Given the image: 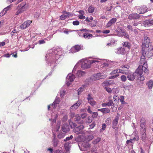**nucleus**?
Instances as JSON below:
<instances>
[{"mask_svg":"<svg viewBox=\"0 0 153 153\" xmlns=\"http://www.w3.org/2000/svg\"><path fill=\"white\" fill-rule=\"evenodd\" d=\"M102 74L101 73H98L94 75V79L96 80H99L102 78Z\"/></svg>","mask_w":153,"mask_h":153,"instance_id":"473e14b6","label":"nucleus"},{"mask_svg":"<svg viewBox=\"0 0 153 153\" xmlns=\"http://www.w3.org/2000/svg\"><path fill=\"white\" fill-rule=\"evenodd\" d=\"M82 36L85 39H89L92 37V35L90 34L84 33L83 34Z\"/></svg>","mask_w":153,"mask_h":153,"instance_id":"e433bc0d","label":"nucleus"},{"mask_svg":"<svg viewBox=\"0 0 153 153\" xmlns=\"http://www.w3.org/2000/svg\"><path fill=\"white\" fill-rule=\"evenodd\" d=\"M91 107L90 106H89L88 107V108H87V111L90 114H92V112L91 110Z\"/></svg>","mask_w":153,"mask_h":153,"instance_id":"69168bd1","label":"nucleus"},{"mask_svg":"<svg viewBox=\"0 0 153 153\" xmlns=\"http://www.w3.org/2000/svg\"><path fill=\"white\" fill-rule=\"evenodd\" d=\"M94 7L91 6H90L88 8V12L89 13H92L94 10Z\"/></svg>","mask_w":153,"mask_h":153,"instance_id":"a18cd8bd","label":"nucleus"},{"mask_svg":"<svg viewBox=\"0 0 153 153\" xmlns=\"http://www.w3.org/2000/svg\"><path fill=\"white\" fill-rule=\"evenodd\" d=\"M94 138V136L92 135H89L88 136L87 139L89 140L90 141L93 139Z\"/></svg>","mask_w":153,"mask_h":153,"instance_id":"4d7b16f0","label":"nucleus"},{"mask_svg":"<svg viewBox=\"0 0 153 153\" xmlns=\"http://www.w3.org/2000/svg\"><path fill=\"white\" fill-rule=\"evenodd\" d=\"M80 116L81 119L83 120V119H84L87 116V114L86 113H83L80 115Z\"/></svg>","mask_w":153,"mask_h":153,"instance_id":"13d9d810","label":"nucleus"},{"mask_svg":"<svg viewBox=\"0 0 153 153\" xmlns=\"http://www.w3.org/2000/svg\"><path fill=\"white\" fill-rule=\"evenodd\" d=\"M140 15L137 13H132L130 14L128 16V19L130 20L133 19H137L140 17Z\"/></svg>","mask_w":153,"mask_h":153,"instance_id":"2eb2a0df","label":"nucleus"},{"mask_svg":"<svg viewBox=\"0 0 153 153\" xmlns=\"http://www.w3.org/2000/svg\"><path fill=\"white\" fill-rule=\"evenodd\" d=\"M81 103V101L79 100H78L76 103L74 104L70 108V110L71 111L75 110L78 108Z\"/></svg>","mask_w":153,"mask_h":153,"instance_id":"a211bd4d","label":"nucleus"},{"mask_svg":"<svg viewBox=\"0 0 153 153\" xmlns=\"http://www.w3.org/2000/svg\"><path fill=\"white\" fill-rule=\"evenodd\" d=\"M127 78L128 80L130 81H133L135 79V75L134 73H130L128 74Z\"/></svg>","mask_w":153,"mask_h":153,"instance_id":"c85d7f7f","label":"nucleus"},{"mask_svg":"<svg viewBox=\"0 0 153 153\" xmlns=\"http://www.w3.org/2000/svg\"><path fill=\"white\" fill-rule=\"evenodd\" d=\"M58 141L54 137L53 140V144L54 147H56L58 145Z\"/></svg>","mask_w":153,"mask_h":153,"instance_id":"79ce46f5","label":"nucleus"},{"mask_svg":"<svg viewBox=\"0 0 153 153\" xmlns=\"http://www.w3.org/2000/svg\"><path fill=\"white\" fill-rule=\"evenodd\" d=\"M75 71L74 73L72 72V74L70 73L68 74L66 77L67 80H68L70 82H72L74 81L75 77L73 74L75 73Z\"/></svg>","mask_w":153,"mask_h":153,"instance_id":"4be33fe9","label":"nucleus"},{"mask_svg":"<svg viewBox=\"0 0 153 153\" xmlns=\"http://www.w3.org/2000/svg\"><path fill=\"white\" fill-rule=\"evenodd\" d=\"M74 121L78 123L81 124H83L84 122L83 120L81 119L79 114H76L74 119Z\"/></svg>","mask_w":153,"mask_h":153,"instance_id":"f3484780","label":"nucleus"},{"mask_svg":"<svg viewBox=\"0 0 153 153\" xmlns=\"http://www.w3.org/2000/svg\"><path fill=\"white\" fill-rule=\"evenodd\" d=\"M113 102L111 100H110L108 102L103 103L102 104V107L110 106L112 105Z\"/></svg>","mask_w":153,"mask_h":153,"instance_id":"c756f323","label":"nucleus"},{"mask_svg":"<svg viewBox=\"0 0 153 153\" xmlns=\"http://www.w3.org/2000/svg\"><path fill=\"white\" fill-rule=\"evenodd\" d=\"M83 46L82 45H76L71 48L70 50V53H74L83 49Z\"/></svg>","mask_w":153,"mask_h":153,"instance_id":"9b49d317","label":"nucleus"},{"mask_svg":"<svg viewBox=\"0 0 153 153\" xmlns=\"http://www.w3.org/2000/svg\"><path fill=\"white\" fill-rule=\"evenodd\" d=\"M146 59V51L144 50H142V54L141 57V59L140 60V64H144L146 63L147 65V68H148V65L147 63Z\"/></svg>","mask_w":153,"mask_h":153,"instance_id":"9d476101","label":"nucleus"},{"mask_svg":"<svg viewBox=\"0 0 153 153\" xmlns=\"http://www.w3.org/2000/svg\"><path fill=\"white\" fill-rule=\"evenodd\" d=\"M110 110L108 108H103V114L109 113L110 112Z\"/></svg>","mask_w":153,"mask_h":153,"instance_id":"49530a36","label":"nucleus"},{"mask_svg":"<svg viewBox=\"0 0 153 153\" xmlns=\"http://www.w3.org/2000/svg\"><path fill=\"white\" fill-rule=\"evenodd\" d=\"M113 71H112L110 74L111 76H110V79H115L119 75V73H116L115 74H112V72Z\"/></svg>","mask_w":153,"mask_h":153,"instance_id":"72a5a7b5","label":"nucleus"},{"mask_svg":"<svg viewBox=\"0 0 153 153\" xmlns=\"http://www.w3.org/2000/svg\"><path fill=\"white\" fill-rule=\"evenodd\" d=\"M117 19L116 18H113L111 19L106 25L107 27H109L114 24L117 21Z\"/></svg>","mask_w":153,"mask_h":153,"instance_id":"412c9836","label":"nucleus"},{"mask_svg":"<svg viewBox=\"0 0 153 153\" xmlns=\"http://www.w3.org/2000/svg\"><path fill=\"white\" fill-rule=\"evenodd\" d=\"M54 153H64L63 151L61 150L57 149L54 151Z\"/></svg>","mask_w":153,"mask_h":153,"instance_id":"0e129e2a","label":"nucleus"},{"mask_svg":"<svg viewBox=\"0 0 153 153\" xmlns=\"http://www.w3.org/2000/svg\"><path fill=\"white\" fill-rule=\"evenodd\" d=\"M66 90L64 89L63 88H62L60 91V97H64L65 94Z\"/></svg>","mask_w":153,"mask_h":153,"instance_id":"4c0bfd02","label":"nucleus"},{"mask_svg":"<svg viewBox=\"0 0 153 153\" xmlns=\"http://www.w3.org/2000/svg\"><path fill=\"white\" fill-rule=\"evenodd\" d=\"M122 45H123V47L127 48L128 49L130 47V43L127 42H124L122 43Z\"/></svg>","mask_w":153,"mask_h":153,"instance_id":"58836bf2","label":"nucleus"},{"mask_svg":"<svg viewBox=\"0 0 153 153\" xmlns=\"http://www.w3.org/2000/svg\"><path fill=\"white\" fill-rule=\"evenodd\" d=\"M19 7H20L19 9L21 11L22 13L26 10L27 6H26V3H24L19 5Z\"/></svg>","mask_w":153,"mask_h":153,"instance_id":"b1692460","label":"nucleus"},{"mask_svg":"<svg viewBox=\"0 0 153 153\" xmlns=\"http://www.w3.org/2000/svg\"><path fill=\"white\" fill-rule=\"evenodd\" d=\"M76 114H75V113L74 112H71L70 113V117L71 119H73L75 117V115Z\"/></svg>","mask_w":153,"mask_h":153,"instance_id":"052dcab7","label":"nucleus"},{"mask_svg":"<svg viewBox=\"0 0 153 153\" xmlns=\"http://www.w3.org/2000/svg\"><path fill=\"white\" fill-rule=\"evenodd\" d=\"M105 89L108 93H111V88H108L106 87H104Z\"/></svg>","mask_w":153,"mask_h":153,"instance_id":"e2e57ef3","label":"nucleus"},{"mask_svg":"<svg viewBox=\"0 0 153 153\" xmlns=\"http://www.w3.org/2000/svg\"><path fill=\"white\" fill-rule=\"evenodd\" d=\"M96 125L95 122H93L92 124L89 125L90 127L89 129H92L94 128Z\"/></svg>","mask_w":153,"mask_h":153,"instance_id":"6e6d98bb","label":"nucleus"},{"mask_svg":"<svg viewBox=\"0 0 153 153\" xmlns=\"http://www.w3.org/2000/svg\"><path fill=\"white\" fill-rule=\"evenodd\" d=\"M80 149L82 151H86L89 149L91 145L87 142H83L78 144Z\"/></svg>","mask_w":153,"mask_h":153,"instance_id":"0eeeda50","label":"nucleus"},{"mask_svg":"<svg viewBox=\"0 0 153 153\" xmlns=\"http://www.w3.org/2000/svg\"><path fill=\"white\" fill-rule=\"evenodd\" d=\"M135 8L139 14H143L148 11V8L145 6H136Z\"/></svg>","mask_w":153,"mask_h":153,"instance_id":"6e6552de","label":"nucleus"},{"mask_svg":"<svg viewBox=\"0 0 153 153\" xmlns=\"http://www.w3.org/2000/svg\"><path fill=\"white\" fill-rule=\"evenodd\" d=\"M65 132H60L58 135V137L59 139H61L65 136Z\"/></svg>","mask_w":153,"mask_h":153,"instance_id":"c03bdc74","label":"nucleus"},{"mask_svg":"<svg viewBox=\"0 0 153 153\" xmlns=\"http://www.w3.org/2000/svg\"><path fill=\"white\" fill-rule=\"evenodd\" d=\"M96 62H99L96 59L92 60H88L87 59L84 58L79 61L75 66L73 70V73L76 71V68L79 66V64L80 63L81 67L83 69L89 68L91 67V65L93 64H96Z\"/></svg>","mask_w":153,"mask_h":153,"instance_id":"f03ea898","label":"nucleus"},{"mask_svg":"<svg viewBox=\"0 0 153 153\" xmlns=\"http://www.w3.org/2000/svg\"><path fill=\"white\" fill-rule=\"evenodd\" d=\"M62 54L63 51L62 49L60 48H53L48 51L45 56V59L46 62L51 66L52 70L43 80L51 75L53 71V69L58 64V60Z\"/></svg>","mask_w":153,"mask_h":153,"instance_id":"f257e3e1","label":"nucleus"},{"mask_svg":"<svg viewBox=\"0 0 153 153\" xmlns=\"http://www.w3.org/2000/svg\"><path fill=\"white\" fill-rule=\"evenodd\" d=\"M45 39H42L39 40L38 42V43L40 45L45 44Z\"/></svg>","mask_w":153,"mask_h":153,"instance_id":"864d4df0","label":"nucleus"},{"mask_svg":"<svg viewBox=\"0 0 153 153\" xmlns=\"http://www.w3.org/2000/svg\"><path fill=\"white\" fill-rule=\"evenodd\" d=\"M117 36L120 37H126V38H128V34L127 33H126L124 31H122L121 30L120 31H118L117 30Z\"/></svg>","mask_w":153,"mask_h":153,"instance_id":"aec40b11","label":"nucleus"},{"mask_svg":"<svg viewBox=\"0 0 153 153\" xmlns=\"http://www.w3.org/2000/svg\"><path fill=\"white\" fill-rule=\"evenodd\" d=\"M96 60L99 62H96V64H102L103 65V67H107L108 66V65L105 59H101L99 58H96Z\"/></svg>","mask_w":153,"mask_h":153,"instance_id":"dca6fc26","label":"nucleus"},{"mask_svg":"<svg viewBox=\"0 0 153 153\" xmlns=\"http://www.w3.org/2000/svg\"><path fill=\"white\" fill-rule=\"evenodd\" d=\"M53 114H52L51 118L49 119V120L51 121L52 126H53L54 124L56 123V119L58 116L57 114H55L54 116H53Z\"/></svg>","mask_w":153,"mask_h":153,"instance_id":"5701e85b","label":"nucleus"},{"mask_svg":"<svg viewBox=\"0 0 153 153\" xmlns=\"http://www.w3.org/2000/svg\"><path fill=\"white\" fill-rule=\"evenodd\" d=\"M62 129L63 132L66 133L69 130V126L66 124H64L62 127Z\"/></svg>","mask_w":153,"mask_h":153,"instance_id":"bb28decb","label":"nucleus"},{"mask_svg":"<svg viewBox=\"0 0 153 153\" xmlns=\"http://www.w3.org/2000/svg\"><path fill=\"white\" fill-rule=\"evenodd\" d=\"M87 99L88 102L92 106L94 107L96 104V102L94 101L92 97L91 94H89L88 95Z\"/></svg>","mask_w":153,"mask_h":153,"instance_id":"4468645a","label":"nucleus"},{"mask_svg":"<svg viewBox=\"0 0 153 153\" xmlns=\"http://www.w3.org/2000/svg\"><path fill=\"white\" fill-rule=\"evenodd\" d=\"M73 136L72 135H71L70 137H67L66 139H64V140L65 141H67L69 140H70L72 139L73 138Z\"/></svg>","mask_w":153,"mask_h":153,"instance_id":"5fc2aeb1","label":"nucleus"},{"mask_svg":"<svg viewBox=\"0 0 153 153\" xmlns=\"http://www.w3.org/2000/svg\"><path fill=\"white\" fill-rule=\"evenodd\" d=\"M88 30L86 29H83L80 30L78 32V34L79 36H82L83 34H84L83 32H86L88 31Z\"/></svg>","mask_w":153,"mask_h":153,"instance_id":"a19ab883","label":"nucleus"},{"mask_svg":"<svg viewBox=\"0 0 153 153\" xmlns=\"http://www.w3.org/2000/svg\"><path fill=\"white\" fill-rule=\"evenodd\" d=\"M79 21L76 20L73 22V24L74 25H79Z\"/></svg>","mask_w":153,"mask_h":153,"instance_id":"680f3d73","label":"nucleus"},{"mask_svg":"<svg viewBox=\"0 0 153 153\" xmlns=\"http://www.w3.org/2000/svg\"><path fill=\"white\" fill-rule=\"evenodd\" d=\"M121 80L123 82H125L127 79L126 77L124 75H123L120 77Z\"/></svg>","mask_w":153,"mask_h":153,"instance_id":"3c124183","label":"nucleus"},{"mask_svg":"<svg viewBox=\"0 0 153 153\" xmlns=\"http://www.w3.org/2000/svg\"><path fill=\"white\" fill-rule=\"evenodd\" d=\"M114 83V82L111 80L105 81L102 83V85L103 87H105L107 86L113 85Z\"/></svg>","mask_w":153,"mask_h":153,"instance_id":"cd10ccee","label":"nucleus"},{"mask_svg":"<svg viewBox=\"0 0 153 153\" xmlns=\"http://www.w3.org/2000/svg\"><path fill=\"white\" fill-rule=\"evenodd\" d=\"M139 139V137L138 135H136L135 137L132 139L128 140L126 141V143L128 145L132 147V146L135 140L137 141Z\"/></svg>","mask_w":153,"mask_h":153,"instance_id":"f8f14e48","label":"nucleus"},{"mask_svg":"<svg viewBox=\"0 0 153 153\" xmlns=\"http://www.w3.org/2000/svg\"><path fill=\"white\" fill-rule=\"evenodd\" d=\"M85 74V72L79 70L77 71L76 74V75L77 77H80L83 76Z\"/></svg>","mask_w":153,"mask_h":153,"instance_id":"2f4dec72","label":"nucleus"},{"mask_svg":"<svg viewBox=\"0 0 153 153\" xmlns=\"http://www.w3.org/2000/svg\"><path fill=\"white\" fill-rule=\"evenodd\" d=\"M129 66L128 65H122L120 67V68L114 70L112 72V74L116 73H120L123 74H127L128 73V69Z\"/></svg>","mask_w":153,"mask_h":153,"instance_id":"423d86ee","label":"nucleus"},{"mask_svg":"<svg viewBox=\"0 0 153 153\" xmlns=\"http://www.w3.org/2000/svg\"><path fill=\"white\" fill-rule=\"evenodd\" d=\"M140 132L141 136V138L142 140L145 141L146 140V120L144 118H142L140 120Z\"/></svg>","mask_w":153,"mask_h":153,"instance_id":"39448f33","label":"nucleus"},{"mask_svg":"<svg viewBox=\"0 0 153 153\" xmlns=\"http://www.w3.org/2000/svg\"><path fill=\"white\" fill-rule=\"evenodd\" d=\"M69 123L71 127L72 128H74L73 129L74 132L78 134H83V131L82 130L84 128V127L82 124H81V125L78 126L76 127V124L71 120H69Z\"/></svg>","mask_w":153,"mask_h":153,"instance_id":"20e7f679","label":"nucleus"},{"mask_svg":"<svg viewBox=\"0 0 153 153\" xmlns=\"http://www.w3.org/2000/svg\"><path fill=\"white\" fill-rule=\"evenodd\" d=\"M11 54H9L8 53H6L4 54L2 57H5L7 58H9Z\"/></svg>","mask_w":153,"mask_h":153,"instance_id":"774afa93","label":"nucleus"},{"mask_svg":"<svg viewBox=\"0 0 153 153\" xmlns=\"http://www.w3.org/2000/svg\"><path fill=\"white\" fill-rule=\"evenodd\" d=\"M84 86H83L79 88L77 90L78 95H79L84 90Z\"/></svg>","mask_w":153,"mask_h":153,"instance_id":"ea45409f","label":"nucleus"},{"mask_svg":"<svg viewBox=\"0 0 153 153\" xmlns=\"http://www.w3.org/2000/svg\"><path fill=\"white\" fill-rule=\"evenodd\" d=\"M59 98L56 97L53 103L51 105H48V110H49L51 106V108H53L54 109H55L56 107L59 105Z\"/></svg>","mask_w":153,"mask_h":153,"instance_id":"ddd939ff","label":"nucleus"},{"mask_svg":"<svg viewBox=\"0 0 153 153\" xmlns=\"http://www.w3.org/2000/svg\"><path fill=\"white\" fill-rule=\"evenodd\" d=\"M92 117L93 118H95L97 116H98V113L97 112H94L93 113L92 112Z\"/></svg>","mask_w":153,"mask_h":153,"instance_id":"bf43d9fd","label":"nucleus"},{"mask_svg":"<svg viewBox=\"0 0 153 153\" xmlns=\"http://www.w3.org/2000/svg\"><path fill=\"white\" fill-rule=\"evenodd\" d=\"M90 25L91 27H95L96 25V22H93L90 24Z\"/></svg>","mask_w":153,"mask_h":153,"instance_id":"338daca9","label":"nucleus"},{"mask_svg":"<svg viewBox=\"0 0 153 153\" xmlns=\"http://www.w3.org/2000/svg\"><path fill=\"white\" fill-rule=\"evenodd\" d=\"M146 85H147L149 89H151L153 86V80H150L147 82Z\"/></svg>","mask_w":153,"mask_h":153,"instance_id":"f704fd0d","label":"nucleus"},{"mask_svg":"<svg viewBox=\"0 0 153 153\" xmlns=\"http://www.w3.org/2000/svg\"><path fill=\"white\" fill-rule=\"evenodd\" d=\"M150 43V40L149 38L147 36H145L142 45V50L146 51L145 49L149 47Z\"/></svg>","mask_w":153,"mask_h":153,"instance_id":"1a4fd4ad","label":"nucleus"},{"mask_svg":"<svg viewBox=\"0 0 153 153\" xmlns=\"http://www.w3.org/2000/svg\"><path fill=\"white\" fill-rule=\"evenodd\" d=\"M64 147L67 152L69 151L70 148V143L69 142L65 143L64 144Z\"/></svg>","mask_w":153,"mask_h":153,"instance_id":"c9c22d12","label":"nucleus"},{"mask_svg":"<svg viewBox=\"0 0 153 153\" xmlns=\"http://www.w3.org/2000/svg\"><path fill=\"white\" fill-rule=\"evenodd\" d=\"M119 120V117H116L115 119H114L112 122V128L113 129H115L116 126L117 125L118 121Z\"/></svg>","mask_w":153,"mask_h":153,"instance_id":"7c9ffc66","label":"nucleus"},{"mask_svg":"<svg viewBox=\"0 0 153 153\" xmlns=\"http://www.w3.org/2000/svg\"><path fill=\"white\" fill-rule=\"evenodd\" d=\"M125 51L122 47L120 48L115 50V52L118 54H123L125 53Z\"/></svg>","mask_w":153,"mask_h":153,"instance_id":"a878e982","label":"nucleus"},{"mask_svg":"<svg viewBox=\"0 0 153 153\" xmlns=\"http://www.w3.org/2000/svg\"><path fill=\"white\" fill-rule=\"evenodd\" d=\"M106 125L105 123H103L102 124V128L100 129V132H103L106 129Z\"/></svg>","mask_w":153,"mask_h":153,"instance_id":"de8ad7c7","label":"nucleus"},{"mask_svg":"<svg viewBox=\"0 0 153 153\" xmlns=\"http://www.w3.org/2000/svg\"><path fill=\"white\" fill-rule=\"evenodd\" d=\"M101 140V138L100 137H97V138L94 139L92 141L93 144H96L98 143Z\"/></svg>","mask_w":153,"mask_h":153,"instance_id":"37998d69","label":"nucleus"},{"mask_svg":"<svg viewBox=\"0 0 153 153\" xmlns=\"http://www.w3.org/2000/svg\"><path fill=\"white\" fill-rule=\"evenodd\" d=\"M124 97L123 96H120V100L122 104H125L126 103V102L124 101Z\"/></svg>","mask_w":153,"mask_h":153,"instance_id":"09e8293b","label":"nucleus"},{"mask_svg":"<svg viewBox=\"0 0 153 153\" xmlns=\"http://www.w3.org/2000/svg\"><path fill=\"white\" fill-rule=\"evenodd\" d=\"M143 25L145 27H149L153 25V19L146 20L143 23Z\"/></svg>","mask_w":153,"mask_h":153,"instance_id":"6ab92c4d","label":"nucleus"},{"mask_svg":"<svg viewBox=\"0 0 153 153\" xmlns=\"http://www.w3.org/2000/svg\"><path fill=\"white\" fill-rule=\"evenodd\" d=\"M143 72L147 75L149 73V70L147 68L146 63L143 64L142 66L140 65L134 72L137 79L141 81H143L145 79L144 76L142 75Z\"/></svg>","mask_w":153,"mask_h":153,"instance_id":"7ed1b4c3","label":"nucleus"},{"mask_svg":"<svg viewBox=\"0 0 153 153\" xmlns=\"http://www.w3.org/2000/svg\"><path fill=\"white\" fill-rule=\"evenodd\" d=\"M26 23L24 22L23 24L21 25L20 27L21 29H24L28 27Z\"/></svg>","mask_w":153,"mask_h":153,"instance_id":"8fccbe9b","label":"nucleus"},{"mask_svg":"<svg viewBox=\"0 0 153 153\" xmlns=\"http://www.w3.org/2000/svg\"><path fill=\"white\" fill-rule=\"evenodd\" d=\"M63 13L65 14L62 15L60 17V19L62 20H63L69 17L71 14L69 12H66L65 11H63Z\"/></svg>","mask_w":153,"mask_h":153,"instance_id":"393cba45","label":"nucleus"},{"mask_svg":"<svg viewBox=\"0 0 153 153\" xmlns=\"http://www.w3.org/2000/svg\"><path fill=\"white\" fill-rule=\"evenodd\" d=\"M10 6L9 5L8 6L6 7L4 9L3 11V12L4 13V14H5L7 12V11L8 10L10 7Z\"/></svg>","mask_w":153,"mask_h":153,"instance_id":"603ef678","label":"nucleus"}]
</instances>
